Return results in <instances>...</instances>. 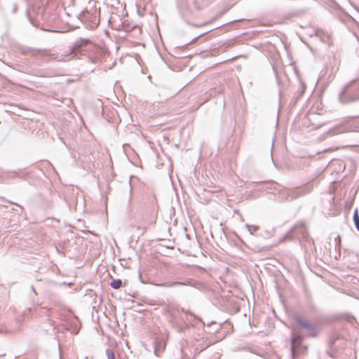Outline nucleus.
Returning a JSON list of instances; mask_svg holds the SVG:
<instances>
[{"instance_id":"obj_6","label":"nucleus","mask_w":359,"mask_h":359,"mask_svg":"<svg viewBox=\"0 0 359 359\" xmlns=\"http://www.w3.org/2000/svg\"><path fill=\"white\" fill-rule=\"evenodd\" d=\"M88 44H90V42L88 41V40H85L83 41H81V43L80 45H78V46L81 47V46H87Z\"/></svg>"},{"instance_id":"obj_4","label":"nucleus","mask_w":359,"mask_h":359,"mask_svg":"<svg viewBox=\"0 0 359 359\" xmlns=\"http://www.w3.org/2000/svg\"><path fill=\"white\" fill-rule=\"evenodd\" d=\"M353 220H354L355 224L358 230L359 231V216H358L357 210H355L354 215H353Z\"/></svg>"},{"instance_id":"obj_7","label":"nucleus","mask_w":359,"mask_h":359,"mask_svg":"<svg viewBox=\"0 0 359 359\" xmlns=\"http://www.w3.org/2000/svg\"><path fill=\"white\" fill-rule=\"evenodd\" d=\"M294 342H295L294 340H293V341H292V348L293 358L295 357Z\"/></svg>"},{"instance_id":"obj_8","label":"nucleus","mask_w":359,"mask_h":359,"mask_svg":"<svg viewBox=\"0 0 359 359\" xmlns=\"http://www.w3.org/2000/svg\"><path fill=\"white\" fill-rule=\"evenodd\" d=\"M180 310L181 311L184 312L186 314L192 315V313H191L189 311H185L182 308Z\"/></svg>"},{"instance_id":"obj_1","label":"nucleus","mask_w":359,"mask_h":359,"mask_svg":"<svg viewBox=\"0 0 359 359\" xmlns=\"http://www.w3.org/2000/svg\"><path fill=\"white\" fill-rule=\"evenodd\" d=\"M296 322L299 328L308 330V334L309 336H316L317 330L316 327L312 325L308 320L298 317L296 318Z\"/></svg>"},{"instance_id":"obj_5","label":"nucleus","mask_w":359,"mask_h":359,"mask_svg":"<svg viewBox=\"0 0 359 359\" xmlns=\"http://www.w3.org/2000/svg\"><path fill=\"white\" fill-rule=\"evenodd\" d=\"M106 355L107 356V359H115L114 353L110 349L106 350Z\"/></svg>"},{"instance_id":"obj_3","label":"nucleus","mask_w":359,"mask_h":359,"mask_svg":"<svg viewBox=\"0 0 359 359\" xmlns=\"http://www.w3.org/2000/svg\"><path fill=\"white\" fill-rule=\"evenodd\" d=\"M178 285H182V283L180 282H172V283H161L159 285L162 286V287H172V286Z\"/></svg>"},{"instance_id":"obj_2","label":"nucleus","mask_w":359,"mask_h":359,"mask_svg":"<svg viewBox=\"0 0 359 359\" xmlns=\"http://www.w3.org/2000/svg\"><path fill=\"white\" fill-rule=\"evenodd\" d=\"M121 280H114L110 285L114 289H118L121 286Z\"/></svg>"}]
</instances>
